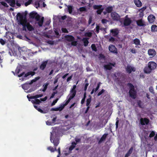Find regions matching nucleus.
<instances>
[{
	"label": "nucleus",
	"instance_id": "7c9ffc66",
	"mask_svg": "<svg viewBox=\"0 0 157 157\" xmlns=\"http://www.w3.org/2000/svg\"><path fill=\"white\" fill-rule=\"evenodd\" d=\"M31 102L33 104H40L41 103V101L40 100L38 99H35V100H32L31 101Z\"/></svg>",
	"mask_w": 157,
	"mask_h": 157
},
{
	"label": "nucleus",
	"instance_id": "dca6fc26",
	"mask_svg": "<svg viewBox=\"0 0 157 157\" xmlns=\"http://www.w3.org/2000/svg\"><path fill=\"white\" fill-rule=\"evenodd\" d=\"M148 21L151 23H153L155 20V18L153 15H149L147 17Z\"/></svg>",
	"mask_w": 157,
	"mask_h": 157
},
{
	"label": "nucleus",
	"instance_id": "2eb2a0df",
	"mask_svg": "<svg viewBox=\"0 0 157 157\" xmlns=\"http://www.w3.org/2000/svg\"><path fill=\"white\" fill-rule=\"evenodd\" d=\"M6 2L8 3L9 5L12 7H14L16 5L15 0H4Z\"/></svg>",
	"mask_w": 157,
	"mask_h": 157
},
{
	"label": "nucleus",
	"instance_id": "f704fd0d",
	"mask_svg": "<svg viewBox=\"0 0 157 157\" xmlns=\"http://www.w3.org/2000/svg\"><path fill=\"white\" fill-rule=\"evenodd\" d=\"M34 107L39 112H40L41 113H45V112L42 109H41L40 108L37 107V106L36 105H34Z\"/></svg>",
	"mask_w": 157,
	"mask_h": 157
},
{
	"label": "nucleus",
	"instance_id": "09e8293b",
	"mask_svg": "<svg viewBox=\"0 0 157 157\" xmlns=\"http://www.w3.org/2000/svg\"><path fill=\"white\" fill-rule=\"evenodd\" d=\"M34 6L36 8H38L40 6V4L39 2L37 1L35 2L34 4Z\"/></svg>",
	"mask_w": 157,
	"mask_h": 157
},
{
	"label": "nucleus",
	"instance_id": "c756f323",
	"mask_svg": "<svg viewBox=\"0 0 157 157\" xmlns=\"http://www.w3.org/2000/svg\"><path fill=\"white\" fill-rule=\"evenodd\" d=\"M37 13L32 12H31L29 14V17L30 18L34 19L35 18L36 15L37 14Z\"/></svg>",
	"mask_w": 157,
	"mask_h": 157
},
{
	"label": "nucleus",
	"instance_id": "ddd939ff",
	"mask_svg": "<svg viewBox=\"0 0 157 157\" xmlns=\"http://www.w3.org/2000/svg\"><path fill=\"white\" fill-rule=\"evenodd\" d=\"M65 40L69 42H71L72 41L75 40V37L71 35H67L64 36Z\"/></svg>",
	"mask_w": 157,
	"mask_h": 157
},
{
	"label": "nucleus",
	"instance_id": "423d86ee",
	"mask_svg": "<svg viewBox=\"0 0 157 157\" xmlns=\"http://www.w3.org/2000/svg\"><path fill=\"white\" fill-rule=\"evenodd\" d=\"M111 15L112 19L113 21H118L120 19V17L117 13L113 12L111 13Z\"/></svg>",
	"mask_w": 157,
	"mask_h": 157
},
{
	"label": "nucleus",
	"instance_id": "20e7f679",
	"mask_svg": "<svg viewBox=\"0 0 157 157\" xmlns=\"http://www.w3.org/2000/svg\"><path fill=\"white\" fill-rule=\"evenodd\" d=\"M28 14L27 11L22 13H18L17 15V19L20 24L21 22L27 21L26 16Z\"/></svg>",
	"mask_w": 157,
	"mask_h": 157
},
{
	"label": "nucleus",
	"instance_id": "37998d69",
	"mask_svg": "<svg viewBox=\"0 0 157 157\" xmlns=\"http://www.w3.org/2000/svg\"><path fill=\"white\" fill-rule=\"evenodd\" d=\"M40 78V77H37L35 78L34 79L31 80L30 82V84H32L33 82H35L37 80H39Z\"/></svg>",
	"mask_w": 157,
	"mask_h": 157
},
{
	"label": "nucleus",
	"instance_id": "6ab92c4d",
	"mask_svg": "<svg viewBox=\"0 0 157 157\" xmlns=\"http://www.w3.org/2000/svg\"><path fill=\"white\" fill-rule=\"evenodd\" d=\"M148 53L149 56H154L155 55L156 52L154 49H150L148 51Z\"/></svg>",
	"mask_w": 157,
	"mask_h": 157
},
{
	"label": "nucleus",
	"instance_id": "0e129e2a",
	"mask_svg": "<svg viewBox=\"0 0 157 157\" xmlns=\"http://www.w3.org/2000/svg\"><path fill=\"white\" fill-rule=\"evenodd\" d=\"M107 21H108L106 19H103L101 20V22L103 24L106 23Z\"/></svg>",
	"mask_w": 157,
	"mask_h": 157
},
{
	"label": "nucleus",
	"instance_id": "b1692460",
	"mask_svg": "<svg viewBox=\"0 0 157 157\" xmlns=\"http://www.w3.org/2000/svg\"><path fill=\"white\" fill-rule=\"evenodd\" d=\"M35 74V72L34 71H29L27 73L25 74L24 77L26 78L28 76L31 75V76H33Z\"/></svg>",
	"mask_w": 157,
	"mask_h": 157
},
{
	"label": "nucleus",
	"instance_id": "de8ad7c7",
	"mask_svg": "<svg viewBox=\"0 0 157 157\" xmlns=\"http://www.w3.org/2000/svg\"><path fill=\"white\" fill-rule=\"evenodd\" d=\"M85 35L86 36L90 37L92 36V34L91 32H87L85 33Z\"/></svg>",
	"mask_w": 157,
	"mask_h": 157
},
{
	"label": "nucleus",
	"instance_id": "3c124183",
	"mask_svg": "<svg viewBox=\"0 0 157 157\" xmlns=\"http://www.w3.org/2000/svg\"><path fill=\"white\" fill-rule=\"evenodd\" d=\"M32 0H28V1L25 2V5L26 6H27L29 5H30L32 2Z\"/></svg>",
	"mask_w": 157,
	"mask_h": 157
},
{
	"label": "nucleus",
	"instance_id": "6e6d98bb",
	"mask_svg": "<svg viewBox=\"0 0 157 157\" xmlns=\"http://www.w3.org/2000/svg\"><path fill=\"white\" fill-rule=\"evenodd\" d=\"M71 45L73 46H76L77 45L76 41L73 40L71 41Z\"/></svg>",
	"mask_w": 157,
	"mask_h": 157
},
{
	"label": "nucleus",
	"instance_id": "c03bdc74",
	"mask_svg": "<svg viewBox=\"0 0 157 157\" xmlns=\"http://www.w3.org/2000/svg\"><path fill=\"white\" fill-rule=\"evenodd\" d=\"M103 10L104 9L103 8H102L99 10H98L96 12L98 14L100 15L102 12Z\"/></svg>",
	"mask_w": 157,
	"mask_h": 157
},
{
	"label": "nucleus",
	"instance_id": "cd10ccee",
	"mask_svg": "<svg viewBox=\"0 0 157 157\" xmlns=\"http://www.w3.org/2000/svg\"><path fill=\"white\" fill-rule=\"evenodd\" d=\"M133 44H135L136 45L138 46L140 45V41L138 38H135L133 40Z\"/></svg>",
	"mask_w": 157,
	"mask_h": 157
},
{
	"label": "nucleus",
	"instance_id": "f03ea898",
	"mask_svg": "<svg viewBox=\"0 0 157 157\" xmlns=\"http://www.w3.org/2000/svg\"><path fill=\"white\" fill-rule=\"evenodd\" d=\"M127 85L129 89L128 92L129 96L133 99H136L137 97V91L135 89L134 86L130 83H128Z\"/></svg>",
	"mask_w": 157,
	"mask_h": 157
},
{
	"label": "nucleus",
	"instance_id": "603ef678",
	"mask_svg": "<svg viewBox=\"0 0 157 157\" xmlns=\"http://www.w3.org/2000/svg\"><path fill=\"white\" fill-rule=\"evenodd\" d=\"M35 19L36 21H38L40 19V16L37 13V14L36 15Z\"/></svg>",
	"mask_w": 157,
	"mask_h": 157
},
{
	"label": "nucleus",
	"instance_id": "0eeeda50",
	"mask_svg": "<svg viewBox=\"0 0 157 157\" xmlns=\"http://www.w3.org/2000/svg\"><path fill=\"white\" fill-rule=\"evenodd\" d=\"M149 122V120L147 118H141L140 119V123L142 125H144L145 124L147 125Z\"/></svg>",
	"mask_w": 157,
	"mask_h": 157
},
{
	"label": "nucleus",
	"instance_id": "c85d7f7f",
	"mask_svg": "<svg viewBox=\"0 0 157 157\" xmlns=\"http://www.w3.org/2000/svg\"><path fill=\"white\" fill-rule=\"evenodd\" d=\"M151 31L152 32H155L157 31V26L155 25H152L151 28Z\"/></svg>",
	"mask_w": 157,
	"mask_h": 157
},
{
	"label": "nucleus",
	"instance_id": "a878e982",
	"mask_svg": "<svg viewBox=\"0 0 157 157\" xmlns=\"http://www.w3.org/2000/svg\"><path fill=\"white\" fill-rule=\"evenodd\" d=\"M27 28L28 30L30 31L34 30L33 27L29 23H27Z\"/></svg>",
	"mask_w": 157,
	"mask_h": 157
},
{
	"label": "nucleus",
	"instance_id": "680f3d73",
	"mask_svg": "<svg viewBox=\"0 0 157 157\" xmlns=\"http://www.w3.org/2000/svg\"><path fill=\"white\" fill-rule=\"evenodd\" d=\"M29 95H30L29 94L28 95L27 97V98L29 99V101H31V100H30L31 99H34V98H33V97H34V96H29Z\"/></svg>",
	"mask_w": 157,
	"mask_h": 157
},
{
	"label": "nucleus",
	"instance_id": "49530a36",
	"mask_svg": "<svg viewBox=\"0 0 157 157\" xmlns=\"http://www.w3.org/2000/svg\"><path fill=\"white\" fill-rule=\"evenodd\" d=\"M1 4L4 7H8V6L7 4L4 2L2 1L0 2Z\"/></svg>",
	"mask_w": 157,
	"mask_h": 157
},
{
	"label": "nucleus",
	"instance_id": "bb28decb",
	"mask_svg": "<svg viewBox=\"0 0 157 157\" xmlns=\"http://www.w3.org/2000/svg\"><path fill=\"white\" fill-rule=\"evenodd\" d=\"M27 21L24 22H21L20 24L22 25L23 26L22 30L26 31H27L26 28H27Z\"/></svg>",
	"mask_w": 157,
	"mask_h": 157
},
{
	"label": "nucleus",
	"instance_id": "9d476101",
	"mask_svg": "<svg viewBox=\"0 0 157 157\" xmlns=\"http://www.w3.org/2000/svg\"><path fill=\"white\" fill-rule=\"evenodd\" d=\"M126 70L127 73L128 74H130L132 71L135 72L136 71V68L131 66L129 65H128L126 68Z\"/></svg>",
	"mask_w": 157,
	"mask_h": 157
},
{
	"label": "nucleus",
	"instance_id": "9b49d317",
	"mask_svg": "<svg viewBox=\"0 0 157 157\" xmlns=\"http://www.w3.org/2000/svg\"><path fill=\"white\" fill-rule=\"evenodd\" d=\"M65 106H66V105H65V104H63V105H60V106L59 107L55 108H52L51 109V111H61L62 110H63V109L64 108V107H65Z\"/></svg>",
	"mask_w": 157,
	"mask_h": 157
},
{
	"label": "nucleus",
	"instance_id": "39448f33",
	"mask_svg": "<svg viewBox=\"0 0 157 157\" xmlns=\"http://www.w3.org/2000/svg\"><path fill=\"white\" fill-rule=\"evenodd\" d=\"M76 87V85H74L73 86L71 90L70 91V94L69 95V97L68 100L65 103V105H67L70 102V100L75 96L76 93V91L75 90Z\"/></svg>",
	"mask_w": 157,
	"mask_h": 157
},
{
	"label": "nucleus",
	"instance_id": "393cba45",
	"mask_svg": "<svg viewBox=\"0 0 157 157\" xmlns=\"http://www.w3.org/2000/svg\"><path fill=\"white\" fill-rule=\"evenodd\" d=\"M136 23L138 26H142L145 25L142 19L136 21Z\"/></svg>",
	"mask_w": 157,
	"mask_h": 157
},
{
	"label": "nucleus",
	"instance_id": "72a5a7b5",
	"mask_svg": "<svg viewBox=\"0 0 157 157\" xmlns=\"http://www.w3.org/2000/svg\"><path fill=\"white\" fill-rule=\"evenodd\" d=\"M113 8L112 6H108L105 9V11L107 13H110L113 11Z\"/></svg>",
	"mask_w": 157,
	"mask_h": 157
},
{
	"label": "nucleus",
	"instance_id": "6e6552de",
	"mask_svg": "<svg viewBox=\"0 0 157 157\" xmlns=\"http://www.w3.org/2000/svg\"><path fill=\"white\" fill-rule=\"evenodd\" d=\"M115 63L114 64L111 63H109L107 64L104 65V67L105 70H110L113 68V66L115 67Z\"/></svg>",
	"mask_w": 157,
	"mask_h": 157
},
{
	"label": "nucleus",
	"instance_id": "7ed1b4c3",
	"mask_svg": "<svg viewBox=\"0 0 157 157\" xmlns=\"http://www.w3.org/2000/svg\"><path fill=\"white\" fill-rule=\"evenodd\" d=\"M157 66L156 63L154 61H150L148 62L147 66L144 68V71L145 73L149 74L154 70Z\"/></svg>",
	"mask_w": 157,
	"mask_h": 157
},
{
	"label": "nucleus",
	"instance_id": "864d4df0",
	"mask_svg": "<svg viewBox=\"0 0 157 157\" xmlns=\"http://www.w3.org/2000/svg\"><path fill=\"white\" fill-rule=\"evenodd\" d=\"M79 11L80 12L86 11V9L85 7H81L79 9Z\"/></svg>",
	"mask_w": 157,
	"mask_h": 157
},
{
	"label": "nucleus",
	"instance_id": "f257e3e1",
	"mask_svg": "<svg viewBox=\"0 0 157 157\" xmlns=\"http://www.w3.org/2000/svg\"><path fill=\"white\" fill-rule=\"evenodd\" d=\"M50 140L51 142L53 144L55 147L53 148L51 146H49L47 147V150L50 151L52 152L57 151L56 147L59 143V139L58 131L57 132L54 131L51 132Z\"/></svg>",
	"mask_w": 157,
	"mask_h": 157
},
{
	"label": "nucleus",
	"instance_id": "a18cd8bd",
	"mask_svg": "<svg viewBox=\"0 0 157 157\" xmlns=\"http://www.w3.org/2000/svg\"><path fill=\"white\" fill-rule=\"evenodd\" d=\"M149 91L153 94H155V92L152 86H150L149 87Z\"/></svg>",
	"mask_w": 157,
	"mask_h": 157
},
{
	"label": "nucleus",
	"instance_id": "a211bd4d",
	"mask_svg": "<svg viewBox=\"0 0 157 157\" xmlns=\"http://www.w3.org/2000/svg\"><path fill=\"white\" fill-rule=\"evenodd\" d=\"M30 84V82H28L22 85V87L25 90H27L28 89L29 87V85L32 84Z\"/></svg>",
	"mask_w": 157,
	"mask_h": 157
},
{
	"label": "nucleus",
	"instance_id": "c9c22d12",
	"mask_svg": "<svg viewBox=\"0 0 157 157\" xmlns=\"http://www.w3.org/2000/svg\"><path fill=\"white\" fill-rule=\"evenodd\" d=\"M102 5H94L93 6V7L94 10H99L100 9L102 8Z\"/></svg>",
	"mask_w": 157,
	"mask_h": 157
},
{
	"label": "nucleus",
	"instance_id": "bf43d9fd",
	"mask_svg": "<svg viewBox=\"0 0 157 157\" xmlns=\"http://www.w3.org/2000/svg\"><path fill=\"white\" fill-rule=\"evenodd\" d=\"M61 30H62V32L63 33H68V31L67 30V29L66 28H62L61 29Z\"/></svg>",
	"mask_w": 157,
	"mask_h": 157
},
{
	"label": "nucleus",
	"instance_id": "ea45409f",
	"mask_svg": "<svg viewBox=\"0 0 157 157\" xmlns=\"http://www.w3.org/2000/svg\"><path fill=\"white\" fill-rule=\"evenodd\" d=\"M137 102L138 106L140 108H142L143 104L141 101L140 100H137Z\"/></svg>",
	"mask_w": 157,
	"mask_h": 157
},
{
	"label": "nucleus",
	"instance_id": "2f4dec72",
	"mask_svg": "<svg viewBox=\"0 0 157 157\" xmlns=\"http://www.w3.org/2000/svg\"><path fill=\"white\" fill-rule=\"evenodd\" d=\"M57 118V117L56 116L55 117H53V119L52 120V122H49L48 121H47L46 122V123L47 125H51L52 123H54L56 120Z\"/></svg>",
	"mask_w": 157,
	"mask_h": 157
},
{
	"label": "nucleus",
	"instance_id": "412c9836",
	"mask_svg": "<svg viewBox=\"0 0 157 157\" xmlns=\"http://www.w3.org/2000/svg\"><path fill=\"white\" fill-rule=\"evenodd\" d=\"M133 150V147H131L127 151V153L125 155L124 157H128L130 156L131 154L132 153Z\"/></svg>",
	"mask_w": 157,
	"mask_h": 157
},
{
	"label": "nucleus",
	"instance_id": "4d7b16f0",
	"mask_svg": "<svg viewBox=\"0 0 157 157\" xmlns=\"http://www.w3.org/2000/svg\"><path fill=\"white\" fill-rule=\"evenodd\" d=\"M96 32L97 34H98L99 33V30H100L99 26L98 25H97L96 27Z\"/></svg>",
	"mask_w": 157,
	"mask_h": 157
},
{
	"label": "nucleus",
	"instance_id": "1a4fd4ad",
	"mask_svg": "<svg viewBox=\"0 0 157 157\" xmlns=\"http://www.w3.org/2000/svg\"><path fill=\"white\" fill-rule=\"evenodd\" d=\"M132 22V21L130 18L127 17V16L125 17V18L124 21V26H128Z\"/></svg>",
	"mask_w": 157,
	"mask_h": 157
},
{
	"label": "nucleus",
	"instance_id": "69168bd1",
	"mask_svg": "<svg viewBox=\"0 0 157 157\" xmlns=\"http://www.w3.org/2000/svg\"><path fill=\"white\" fill-rule=\"evenodd\" d=\"M81 140V139L80 138H78L76 137H75V140L77 143H79V142H80Z\"/></svg>",
	"mask_w": 157,
	"mask_h": 157
},
{
	"label": "nucleus",
	"instance_id": "774afa93",
	"mask_svg": "<svg viewBox=\"0 0 157 157\" xmlns=\"http://www.w3.org/2000/svg\"><path fill=\"white\" fill-rule=\"evenodd\" d=\"M47 99V96H45L44 98H41L40 99V101H44L46 100Z\"/></svg>",
	"mask_w": 157,
	"mask_h": 157
},
{
	"label": "nucleus",
	"instance_id": "8fccbe9b",
	"mask_svg": "<svg viewBox=\"0 0 157 157\" xmlns=\"http://www.w3.org/2000/svg\"><path fill=\"white\" fill-rule=\"evenodd\" d=\"M155 132L154 131H152L149 135V137L150 138L153 137L155 136Z\"/></svg>",
	"mask_w": 157,
	"mask_h": 157
},
{
	"label": "nucleus",
	"instance_id": "13d9d810",
	"mask_svg": "<svg viewBox=\"0 0 157 157\" xmlns=\"http://www.w3.org/2000/svg\"><path fill=\"white\" fill-rule=\"evenodd\" d=\"M58 98H56L55 100L53 101L52 102L51 104V106H52L55 105V104L57 103V101L58 100Z\"/></svg>",
	"mask_w": 157,
	"mask_h": 157
},
{
	"label": "nucleus",
	"instance_id": "f3484780",
	"mask_svg": "<svg viewBox=\"0 0 157 157\" xmlns=\"http://www.w3.org/2000/svg\"><path fill=\"white\" fill-rule=\"evenodd\" d=\"M47 60L43 62L40 67V69L42 70H44L45 68L48 63Z\"/></svg>",
	"mask_w": 157,
	"mask_h": 157
},
{
	"label": "nucleus",
	"instance_id": "79ce46f5",
	"mask_svg": "<svg viewBox=\"0 0 157 157\" xmlns=\"http://www.w3.org/2000/svg\"><path fill=\"white\" fill-rule=\"evenodd\" d=\"M91 47L92 50L94 51L97 52V49L96 47L94 44H92Z\"/></svg>",
	"mask_w": 157,
	"mask_h": 157
},
{
	"label": "nucleus",
	"instance_id": "338daca9",
	"mask_svg": "<svg viewBox=\"0 0 157 157\" xmlns=\"http://www.w3.org/2000/svg\"><path fill=\"white\" fill-rule=\"evenodd\" d=\"M115 40V38L111 36L110 38L109 39V41H111V42H114Z\"/></svg>",
	"mask_w": 157,
	"mask_h": 157
},
{
	"label": "nucleus",
	"instance_id": "5701e85b",
	"mask_svg": "<svg viewBox=\"0 0 157 157\" xmlns=\"http://www.w3.org/2000/svg\"><path fill=\"white\" fill-rule=\"evenodd\" d=\"M88 38L86 37H85L83 38L82 40L84 43V45L85 46H86L88 45L89 43Z\"/></svg>",
	"mask_w": 157,
	"mask_h": 157
},
{
	"label": "nucleus",
	"instance_id": "aec40b11",
	"mask_svg": "<svg viewBox=\"0 0 157 157\" xmlns=\"http://www.w3.org/2000/svg\"><path fill=\"white\" fill-rule=\"evenodd\" d=\"M108 135V134L105 133L101 137V139L98 141V143L100 144L102 143L106 139L107 136Z\"/></svg>",
	"mask_w": 157,
	"mask_h": 157
},
{
	"label": "nucleus",
	"instance_id": "e433bc0d",
	"mask_svg": "<svg viewBox=\"0 0 157 157\" xmlns=\"http://www.w3.org/2000/svg\"><path fill=\"white\" fill-rule=\"evenodd\" d=\"M67 18V16L66 15L63 16H59L58 17V18L59 19V21H60L61 20H65Z\"/></svg>",
	"mask_w": 157,
	"mask_h": 157
},
{
	"label": "nucleus",
	"instance_id": "5fc2aeb1",
	"mask_svg": "<svg viewBox=\"0 0 157 157\" xmlns=\"http://www.w3.org/2000/svg\"><path fill=\"white\" fill-rule=\"evenodd\" d=\"M105 90H104V89H102L101 90V91H100L97 94V96H99L100 95H101V94H102L105 91Z\"/></svg>",
	"mask_w": 157,
	"mask_h": 157
},
{
	"label": "nucleus",
	"instance_id": "e2e57ef3",
	"mask_svg": "<svg viewBox=\"0 0 157 157\" xmlns=\"http://www.w3.org/2000/svg\"><path fill=\"white\" fill-rule=\"evenodd\" d=\"M0 43L2 45H4L5 44V41L2 38L0 39Z\"/></svg>",
	"mask_w": 157,
	"mask_h": 157
},
{
	"label": "nucleus",
	"instance_id": "4468645a",
	"mask_svg": "<svg viewBox=\"0 0 157 157\" xmlns=\"http://www.w3.org/2000/svg\"><path fill=\"white\" fill-rule=\"evenodd\" d=\"M110 32L111 33V35L113 36H117L119 33L118 30L117 29H111Z\"/></svg>",
	"mask_w": 157,
	"mask_h": 157
},
{
	"label": "nucleus",
	"instance_id": "4be33fe9",
	"mask_svg": "<svg viewBox=\"0 0 157 157\" xmlns=\"http://www.w3.org/2000/svg\"><path fill=\"white\" fill-rule=\"evenodd\" d=\"M135 5L138 7H140L142 5L141 2L140 0H134Z\"/></svg>",
	"mask_w": 157,
	"mask_h": 157
},
{
	"label": "nucleus",
	"instance_id": "58836bf2",
	"mask_svg": "<svg viewBox=\"0 0 157 157\" xmlns=\"http://www.w3.org/2000/svg\"><path fill=\"white\" fill-rule=\"evenodd\" d=\"M146 9V7L144 6L142 8H141L139 10V11H141L140 13V15H143V12L145 10V9Z\"/></svg>",
	"mask_w": 157,
	"mask_h": 157
},
{
	"label": "nucleus",
	"instance_id": "f8f14e48",
	"mask_svg": "<svg viewBox=\"0 0 157 157\" xmlns=\"http://www.w3.org/2000/svg\"><path fill=\"white\" fill-rule=\"evenodd\" d=\"M109 49L111 52L115 53H117V48L113 45H110L109 47Z\"/></svg>",
	"mask_w": 157,
	"mask_h": 157
},
{
	"label": "nucleus",
	"instance_id": "4c0bfd02",
	"mask_svg": "<svg viewBox=\"0 0 157 157\" xmlns=\"http://www.w3.org/2000/svg\"><path fill=\"white\" fill-rule=\"evenodd\" d=\"M89 97H90V98H88L86 100V106H89L90 104V103L91 100V97L90 95H89Z\"/></svg>",
	"mask_w": 157,
	"mask_h": 157
},
{
	"label": "nucleus",
	"instance_id": "473e14b6",
	"mask_svg": "<svg viewBox=\"0 0 157 157\" xmlns=\"http://www.w3.org/2000/svg\"><path fill=\"white\" fill-rule=\"evenodd\" d=\"M44 17H42L41 19L40 20H39L38 21V25L40 26H42L43 25V22H44Z\"/></svg>",
	"mask_w": 157,
	"mask_h": 157
},
{
	"label": "nucleus",
	"instance_id": "052dcab7",
	"mask_svg": "<svg viewBox=\"0 0 157 157\" xmlns=\"http://www.w3.org/2000/svg\"><path fill=\"white\" fill-rule=\"evenodd\" d=\"M121 75V73L120 72H117L115 73L114 74V76L115 77H117L120 76Z\"/></svg>",
	"mask_w": 157,
	"mask_h": 157
},
{
	"label": "nucleus",
	"instance_id": "a19ab883",
	"mask_svg": "<svg viewBox=\"0 0 157 157\" xmlns=\"http://www.w3.org/2000/svg\"><path fill=\"white\" fill-rule=\"evenodd\" d=\"M73 10V6H68V10L69 13H71Z\"/></svg>",
	"mask_w": 157,
	"mask_h": 157
}]
</instances>
